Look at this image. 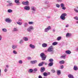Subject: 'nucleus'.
<instances>
[{
  "label": "nucleus",
  "instance_id": "42",
  "mask_svg": "<svg viewBox=\"0 0 78 78\" xmlns=\"http://www.w3.org/2000/svg\"><path fill=\"white\" fill-rule=\"evenodd\" d=\"M28 3H29V2L28 1L25 2V5H28Z\"/></svg>",
  "mask_w": 78,
  "mask_h": 78
},
{
  "label": "nucleus",
  "instance_id": "29",
  "mask_svg": "<svg viewBox=\"0 0 78 78\" xmlns=\"http://www.w3.org/2000/svg\"><path fill=\"white\" fill-rule=\"evenodd\" d=\"M13 54H15V55H17V52L15 50L13 51Z\"/></svg>",
  "mask_w": 78,
  "mask_h": 78
},
{
  "label": "nucleus",
  "instance_id": "61",
  "mask_svg": "<svg viewBox=\"0 0 78 78\" xmlns=\"http://www.w3.org/2000/svg\"><path fill=\"white\" fill-rule=\"evenodd\" d=\"M53 32H55V30L53 29Z\"/></svg>",
  "mask_w": 78,
  "mask_h": 78
},
{
  "label": "nucleus",
  "instance_id": "8",
  "mask_svg": "<svg viewBox=\"0 0 78 78\" xmlns=\"http://www.w3.org/2000/svg\"><path fill=\"white\" fill-rule=\"evenodd\" d=\"M5 21L7 22V23H11V22H12V20L9 19V18H6L5 20Z\"/></svg>",
  "mask_w": 78,
  "mask_h": 78
},
{
  "label": "nucleus",
  "instance_id": "31",
  "mask_svg": "<svg viewBox=\"0 0 78 78\" xmlns=\"http://www.w3.org/2000/svg\"><path fill=\"white\" fill-rule=\"evenodd\" d=\"M2 30L3 32H6L7 31V30L5 28L2 29Z\"/></svg>",
  "mask_w": 78,
  "mask_h": 78
},
{
  "label": "nucleus",
  "instance_id": "12",
  "mask_svg": "<svg viewBox=\"0 0 78 78\" xmlns=\"http://www.w3.org/2000/svg\"><path fill=\"white\" fill-rule=\"evenodd\" d=\"M22 20V19H19L18 20V22H17L16 23L18 25H22V23H20V22H21Z\"/></svg>",
  "mask_w": 78,
  "mask_h": 78
},
{
  "label": "nucleus",
  "instance_id": "26",
  "mask_svg": "<svg viewBox=\"0 0 78 78\" xmlns=\"http://www.w3.org/2000/svg\"><path fill=\"white\" fill-rule=\"evenodd\" d=\"M23 39L25 41H28V38L27 37H24Z\"/></svg>",
  "mask_w": 78,
  "mask_h": 78
},
{
  "label": "nucleus",
  "instance_id": "55",
  "mask_svg": "<svg viewBox=\"0 0 78 78\" xmlns=\"http://www.w3.org/2000/svg\"><path fill=\"white\" fill-rule=\"evenodd\" d=\"M38 78H42V76H38Z\"/></svg>",
  "mask_w": 78,
  "mask_h": 78
},
{
  "label": "nucleus",
  "instance_id": "18",
  "mask_svg": "<svg viewBox=\"0 0 78 78\" xmlns=\"http://www.w3.org/2000/svg\"><path fill=\"white\" fill-rule=\"evenodd\" d=\"M65 53H66V54H67V55H70V54L71 53V51H70V50H68L66 51H65Z\"/></svg>",
  "mask_w": 78,
  "mask_h": 78
},
{
  "label": "nucleus",
  "instance_id": "43",
  "mask_svg": "<svg viewBox=\"0 0 78 78\" xmlns=\"http://www.w3.org/2000/svg\"><path fill=\"white\" fill-rule=\"evenodd\" d=\"M56 7L57 8H59L60 7V5L58 4H56Z\"/></svg>",
  "mask_w": 78,
  "mask_h": 78
},
{
  "label": "nucleus",
  "instance_id": "27",
  "mask_svg": "<svg viewBox=\"0 0 78 78\" xmlns=\"http://www.w3.org/2000/svg\"><path fill=\"white\" fill-rule=\"evenodd\" d=\"M7 12L9 13H11V12H12V10H11V9H8Z\"/></svg>",
  "mask_w": 78,
  "mask_h": 78
},
{
  "label": "nucleus",
  "instance_id": "50",
  "mask_svg": "<svg viewBox=\"0 0 78 78\" xmlns=\"http://www.w3.org/2000/svg\"><path fill=\"white\" fill-rule=\"evenodd\" d=\"M64 68V66L63 65H62L61 66V69H62Z\"/></svg>",
  "mask_w": 78,
  "mask_h": 78
},
{
  "label": "nucleus",
  "instance_id": "46",
  "mask_svg": "<svg viewBox=\"0 0 78 78\" xmlns=\"http://www.w3.org/2000/svg\"><path fill=\"white\" fill-rule=\"evenodd\" d=\"M74 11L78 13V10L76 9H74Z\"/></svg>",
  "mask_w": 78,
  "mask_h": 78
},
{
  "label": "nucleus",
  "instance_id": "13",
  "mask_svg": "<svg viewBox=\"0 0 78 78\" xmlns=\"http://www.w3.org/2000/svg\"><path fill=\"white\" fill-rule=\"evenodd\" d=\"M30 48L32 49H34V48H36V46L34 45H33L32 44H30Z\"/></svg>",
  "mask_w": 78,
  "mask_h": 78
},
{
  "label": "nucleus",
  "instance_id": "9",
  "mask_svg": "<svg viewBox=\"0 0 78 78\" xmlns=\"http://www.w3.org/2000/svg\"><path fill=\"white\" fill-rule=\"evenodd\" d=\"M72 36V34L68 33L66 34V37H70Z\"/></svg>",
  "mask_w": 78,
  "mask_h": 78
},
{
  "label": "nucleus",
  "instance_id": "58",
  "mask_svg": "<svg viewBox=\"0 0 78 78\" xmlns=\"http://www.w3.org/2000/svg\"><path fill=\"white\" fill-rule=\"evenodd\" d=\"M44 64L45 65H47V63H46V62H44Z\"/></svg>",
  "mask_w": 78,
  "mask_h": 78
},
{
  "label": "nucleus",
  "instance_id": "7",
  "mask_svg": "<svg viewBox=\"0 0 78 78\" xmlns=\"http://www.w3.org/2000/svg\"><path fill=\"white\" fill-rule=\"evenodd\" d=\"M50 30H51V27L49 26L44 29V32H48Z\"/></svg>",
  "mask_w": 78,
  "mask_h": 78
},
{
  "label": "nucleus",
  "instance_id": "56",
  "mask_svg": "<svg viewBox=\"0 0 78 78\" xmlns=\"http://www.w3.org/2000/svg\"><path fill=\"white\" fill-rule=\"evenodd\" d=\"M50 17H51L50 16L47 17L48 19H50Z\"/></svg>",
  "mask_w": 78,
  "mask_h": 78
},
{
  "label": "nucleus",
  "instance_id": "52",
  "mask_svg": "<svg viewBox=\"0 0 78 78\" xmlns=\"http://www.w3.org/2000/svg\"><path fill=\"white\" fill-rule=\"evenodd\" d=\"M4 71L5 72H6L7 71H8V69L6 68H5V69Z\"/></svg>",
  "mask_w": 78,
  "mask_h": 78
},
{
  "label": "nucleus",
  "instance_id": "20",
  "mask_svg": "<svg viewBox=\"0 0 78 78\" xmlns=\"http://www.w3.org/2000/svg\"><path fill=\"white\" fill-rule=\"evenodd\" d=\"M53 62H50L49 63L48 65V66H50V67H51V66H53Z\"/></svg>",
  "mask_w": 78,
  "mask_h": 78
},
{
  "label": "nucleus",
  "instance_id": "44",
  "mask_svg": "<svg viewBox=\"0 0 78 78\" xmlns=\"http://www.w3.org/2000/svg\"><path fill=\"white\" fill-rule=\"evenodd\" d=\"M55 69H52L51 70V72H52V73H55Z\"/></svg>",
  "mask_w": 78,
  "mask_h": 78
},
{
  "label": "nucleus",
  "instance_id": "17",
  "mask_svg": "<svg viewBox=\"0 0 78 78\" xmlns=\"http://www.w3.org/2000/svg\"><path fill=\"white\" fill-rule=\"evenodd\" d=\"M42 47L44 48L47 47V44L46 43H43L42 44Z\"/></svg>",
  "mask_w": 78,
  "mask_h": 78
},
{
  "label": "nucleus",
  "instance_id": "21",
  "mask_svg": "<svg viewBox=\"0 0 78 78\" xmlns=\"http://www.w3.org/2000/svg\"><path fill=\"white\" fill-rule=\"evenodd\" d=\"M15 3H18L17 4L18 5H19L20 4V2H19V0H15Z\"/></svg>",
  "mask_w": 78,
  "mask_h": 78
},
{
  "label": "nucleus",
  "instance_id": "41",
  "mask_svg": "<svg viewBox=\"0 0 78 78\" xmlns=\"http://www.w3.org/2000/svg\"><path fill=\"white\" fill-rule=\"evenodd\" d=\"M37 68H35V69H34V70H33V71H35V72H37Z\"/></svg>",
  "mask_w": 78,
  "mask_h": 78
},
{
  "label": "nucleus",
  "instance_id": "5",
  "mask_svg": "<svg viewBox=\"0 0 78 78\" xmlns=\"http://www.w3.org/2000/svg\"><path fill=\"white\" fill-rule=\"evenodd\" d=\"M34 30L33 27L30 26L27 29V30L28 32H31L32 30Z\"/></svg>",
  "mask_w": 78,
  "mask_h": 78
},
{
  "label": "nucleus",
  "instance_id": "25",
  "mask_svg": "<svg viewBox=\"0 0 78 78\" xmlns=\"http://www.w3.org/2000/svg\"><path fill=\"white\" fill-rule=\"evenodd\" d=\"M19 43L20 44H23V40L21 39Z\"/></svg>",
  "mask_w": 78,
  "mask_h": 78
},
{
  "label": "nucleus",
  "instance_id": "45",
  "mask_svg": "<svg viewBox=\"0 0 78 78\" xmlns=\"http://www.w3.org/2000/svg\"><path fill=\"white\" fill-rule=\"evenodd\" d=\"M50 7V5H48L47 6H46L45 8V9H48V8H49Z\"/></svg>",
  "mask_w": 78,
  "mask_h": 78
},
{
  "label": "nucleus",
  "instance_id": "39",
  "mask_svg": "<svg viewBox=\"0 0 78 78\" xmlns=\"http://www.w3.org/2000/svg\"><path fill=\"white\" fill-rule=\"evenodd\" d=\"M28 25V23H25L24 24V27H27V26Z\"/></svg>",
  "mask_w": 78,
  "mask_h": 78
},
{
  "label": "nucleus",
  "instance_id": "30",
  "mask_svg": "<svg viewBox=\"0 0 78 78\" xmlns=\"http://www.w3.org/2000/svg\"><path fill=\"white\" fill-rule=\"evenodd\" d=\"M61 39V37H58L57 38V41H60Z\"/></svg>",
  "mask_w": 78,
  "mask_h": 78
},
{
  "label": "nucleus",
  "instance_id": "4",
  "mask_svg": "<svg viewBox=\"0 0 78 78\" xmlns=\"http://www.w3.org/2000/svg\"><path fill=\"white\" fill-rule=\"evenodd\" d=\"M47 51L48 52H53V46H50L48 49Z\"/></svg>",
  "mask_w": 78,
  "mask_h": 78
},
{
  "label": "nucleus",
  "instance_id": "24",
  "mask_svg": "<svg viewBox=\"0 0 78 78\" xmlns=\"http://www.w3.org/2000/svg\"><path fill=\"white\" fill-rule=\"evenodd\" d=\"M59 62L60 64H64V63H65V61H64V60L61 61Z\"/></svg>",
  "mask_w": 78,
  "mask_h": 78
},
{
  "label": "nucleus",
  "instance_id": "36",
  "mask_svg": "<svg viewBox=\"0 0 78 78\" xmlns=\"http://www.w3.org/2000/svg\"><path fill=\"white\" fill-rule=\"evenodd\" d=\"M33 72V70L32 69H30L29 71V73H32Z\"/></svg>",
  "mask_w": 78,
  "mask_h": 78
},
{
  "label": "nucleus",
  "instance_id": "53",
  "mask_svg": "<svg viewBox=\"0 0 78 78\" xmlns=\"http://www.w3.org/2000/svg\"><path fill=\"white\" fill-rule=\"evenodd\" d=\"M58 2H62V0H57Z\"/></svg>",
  "mask_w": 78,
  "mask_h": 78
},
{
  "label": "nucleus",
  "instance_id": "37",
  "mask_svg": "<svg viewBox=\"0 0 78 78\" xmlns=\"http://www.w3.org/2000/svg\"><path fill=\"white\" fill-rule=\"evenodd\" d=\"M64 4V3H62L60 5V6L61 8H62V7H64L65 6Z\"/></svg>",
  "mask_w": 78,
  "mask_h": 78
},
{
  "label": "nucleus",
  "instance_id": "48",
  "mask_svg": "<svg viewBox=\"0 0 78 78\" xmlns=\"http://www.w3.org/2000/svg\"><path fill=\"white\" fill-rule=\"evenodd\" d=\"M74 19L76 20H78V17L77 16L75 17Z\"/></svg>",
  "mask_w": 78,
  "mask_h": 78
},
{
  "label": "nucleus",
  "instance_id": "40",
  "mask_svg": "<svg viewBox=\"0 0 78 78\" xmlns=\"http://www.w3.org/2000/svg\"><path fill=\"white\" fill-rule=\"evenodd\" d=\"M60 58H63V59H66V56L62 55L60 57Z\"/></svg>",
  "mask_w": 78,
  "mask_h": 78
},
{
  "label": "nucleus",
  "instance_id": "47",
  "mask_svg": "<svg viewBox=\"0 0 78 78\" xmlns=\"http://www.w3.org/2000/svg\"><path fill=\"white\" fill-rule=\"evenodd\" d=\"M28 60H31V57H28L27 58Z\"/></svg>",
  "mask_w": 78,
  "mask_h": 78
},
{
  "label": "nucleus",
  "instance_id": "14",
  "mask_svg": "<svg viewBox=\"0 0 78 78\" xmlns=\"http://www.w3.org/2000/svg\"><path fill=\"white\" fill-rule=\"evenodd\" d=\"M17 48V45H13L12 46V48L13 50H15L16 48Z\"/></svg>",
  "mask_w": 78,
  "mask_h": 78
},
{
  "label": "nucleus",
  "instance_id": "22",
  "mask_svg": "<svg viewBox=\"0 0 78 78\" xmlns=\"http://www.w3.org/2000/svg\"><path fill=\"white\" fill-rule=\"evenodd\" d=\"M68 76L69 78H74L73 76L71 74H69L68 75Z\"/></svg>",
  "mask_w": 78,
  "mask_h": 78
},
{
  "label": "nucleus",
  "instance_id": "35",
  "mask_svg": "<svg viewBox=\"0 0 78 78\" xmlns=\"http://www.w3.org/2000/svg\"><path fill=\"white\" fill-rule=\"evenodd\" d=\"M57 74L58 75H60V74H61V71L60 70L58 71L57 72Z\"/></svg>",
  "mask_w": 78,
  "mask_h": 78
},
{
  "label": "nucleus",
  "instance_id": "54",
  "mask_svg": "<svg viewBox=\"0 0 78 78\" xmlns=\"http://www.w3.org/2000/svg\"><path fill=\"white\" fill-rule=\"evenodd\" d=\"M69 24H67L66 26V28H67V27H69Z\"/></svg>",
  "mask_w": 78,
  "mask_h": 78
},
{
  "label": "nucleus",
  "instance_id": "63",
  "mask_svg": "<svg viewBox=\"0 0 78 78\" xmlns=\"http://www.w3.org/2000/svg\"><path fill=\"white\" fill-rule=\"evenodd\" d=\"M76 23H78V21L76 22Z\"/></svg>",
  "mask_w": 78,
  "mask_h": 78
},
{
  "label": "nucleus",
  "instance_id": "11",
  "mask_svg": "<svg viewBox=\"0 0 78 78\" xmlns=\"http://www.w3.org/2000/svg\"><path fill=\"white\" fill-rule=\"evenodd\" d=\"M45 68H44V67H43L41 68L40 69V72L41 73H43L44 71H45Z\"/></svg>",
  "mask_w": 78,
  "mask_h": 78
},
{
  "label": "nucleus",
  "instance_id": "1",
  "mask_svg": "<svg viewBox=\"0 0 78 78\" xmlns=\"http://www.w3.org/2000/svg\"><path fill=\"white\" fill-rule=\"evenodd\" d=\"M67 16L66 13H64L62 14L61 16L60 17L61 19L62 20H64L66 19V16Z\"/></svg>",
  "mask_w": 78,
  "mask_h": 78
},
{
  "label": "nucleus",
  "instance_id": "15",
  "mask_svg": "<svg viewBox=\"0 0 78 78\" xmlns=\"http://www.w3.org/2000/svg\"><path fill=\"white\" fill-rule=\"evenodd\" d=\"M37 60H34L33 61H30V63L32 64H35L37 63Z\"/></svg>",
  "mask_w": 78,
  "mask_h": 78
},
{
  "label": "nucleus",
  "instance_id": "34",
  "mask_svg": "<svg viewBox=\"0 0 78 78\" xmlns=\"http://www.w3.org/2000/svg\"><path fill=\"white\" fill-rule=\"evenodd\" d=\"M29 24H30V25H32L34 23V22L33 21L30 22L29 21L28 22Z\"/></svg>",
  "mask_w": 78,
  "mask_h": 78
},
{
  "label": "nucleus",
  "instance_id": "33",
  "mask_svg": "<svg viewBox=\"0 0 78 78\" xmlns=\"http://www.w3.org/2000/svg\"><path fill=\"white\" fill-rule=\"evenodd\" d=\"M13 31H18V29L17 28H14L13 29Z\"/></svg>",
  "mask_w": 78,
  "mask_h": 78
},
{
  "label": "nucleus",
  "instance_id": "23",
  "mask_svg": "<svg viewBox=\"0 0 78 78\" xmlns=\"http://www.w3.org/2000/svg\"><path fill=\"white\" fill-rule=\"evenodd\" d=\"M58 44V42H54L52 43V45L54 46L56 45H57Z\"/></svg>",
  "mask_w": 78,
  "mask_h": 78
},
{
  "label": "nucleus",
  "instance_id": "3",
  "mask_svg": "<svg viewBox=\"0 0 78 78\" xmlns=\"http://www.w3.org/2000/svg\"><path fill=\"white\" fill-rule=\"evenodd\" d=\"M7 2L9 3V4L7 5V6L9 7H12V6H13V3L11 2V1H8Z\"/></svg>",
  "mask_w": 78,
  "mask_h": 78
},
{
  "label": "nucleus",
  "instance_id": "32",
  "mask_svg": "<svg viewBox=\"0 0 78 78\" xmlns=\"http://www.w3.org/2000/svg\"><path fill=\"white\" fill-rule=\"evenodd\" d=\"M18 62L19 64H22L23 63V62L22 61V60H20Z\"/></svg>",
  "mask_w": 78,
  "mask_h": 78
},
{
  "label": "nucleus",
  "instance_id": "49",
  "mask_svg": "<svg viewBox=\"0 0 78 78\" xmlns=\"http://www.w3.org/2000/svg\"><path fill=\"white\" fill-rule=\"evenodd\" d=\"M62 9H63L64 10H65L66 9V7H64V6L62 7Z\"/></svg>",
  "mask_w": 78,
  "mask_h": 78
},
{
  "label": "nucleus",
  "instance_id": "19",
  "mask_svg": "<svg viewBox=\"0 0 78 78\" xmlns=\"http://www.w3.org/2000/svg\"><path fill=\"white\" fill-rule=\"evenodd\" d=\"M73 69H74V70H75V71H77V70H78V67H77L75 66H74Z\"/></svg>",
  "mask_w": 78,
  "mask_h": 78
},
{
  "label": "nucleus",
  "instance_id": "60",
  "mask_svg": "<svg viewBox=\"0 0 78 78\" xmlns=\"http://www.w3.org/2000/svg\"><path fill=\"white\" fill-rule=\"evenodd\" d=\"M0 76H1V69H0Z\"/></svg>",
  "mask_w": 78,
  "mask_h": 78
},
{
  "label": "nucleus",
  "instance_id": "2",
  "mask_svg": "<svg viewBox=\"0 0 78 78\" xmlns=\"http://www.w3.org/2000/svg\"><path fill=\"white\" fill-rule=\"evenodd\" d=\"M40 56L42 58V60L43 61L45 60L47 56H45V54L43 53H42L40 54Z\"/></svg>",
  "mask_w": 78,
  "mask_h": 78
},
{
  "label": "nucleus",
  "instance_id": "64",
  "mask_svg": "<svg viewBox=\"0 0 78 78\" xmlns=\"http://www.w3.org/2000/svg\"><path fill=\"white\" fill-rule=\"evenodd\" d=\"M76 50H77V51H78V48H77L76 49Z\"/></svg>",
  "mask_w": 78,
  "mask_h": 78
},
{
  "label": "nucleus",
  "instance_id": "38",
  "mask_svg": "<svg viewBox=\"0 0 78 78\" xmlns=\"http://www.w3.org/2000/svg\"><path fill=\"white\" fill-rule=\"evenodd\" d=\"M49 62H53V59L52 58H51L49 59Z\"/></svg>",
  "mask_w": 78,
  "mask_h": 78
},
{
  "label": "nucleus",
  "instance_id": "51",
  "mask_svg": "<svg viewBox=\"0 0 78 78\" xmlns=\"http://www.w3.org/2000/svg\"><path fill=\"white\" fill-rule=\"evenodd\" d=\"M22 4L24 5H25V2H22Z\"/></svg>",
  "mask_w": 78,
  "mask_h": 78
},
{
  "label": "nucleus",
  "instance_id": "62",
  "mask_svg": "<svg viewBox=\"0 0 78 78\" xmlns=\"http://www.w3.org/2000/svg\"><path fill=\"white\" fill-rule=\"evenodd\" d=\"M54 11H55V12H56L57 11L56 10H55Z\"/></svg>",
  "mask_w": 78,
  "mask_h": 78
},
{
  "label": "nucleus",
  "instance_id": "28",
  "mask_svg": "<svg viewBox=\"0 0 78 78\" xmlns=\"http://www.w3.org/2000/svg\"><path fill=\"white\" fill-rule=\"evenodd\" d=\"M43 75L44 76H47L48 75V73L46 72H44L43 73Z\"/></svg>",
  "mask_w": 78,
  "mask_h": 78
},
{
  "label": "nucleus",
  "instance_id": "57",
  "mask_svg": "<svg viewBox=\"0 0 78 78\" xmlns=\"http://www.w3.org/2000/svg\"><path fill=\"white\" fill-rule=\"evenodd\" d=\"M6 68H8V67H9V66L8 65H6Z\"/></svg>",
  "mask_w": 78,
  "mask_h": 78
},
{
  "label": "nucleus",
  "instance_id": "10",
  "mask_svg": "<svg viewBox=\"0 0 78 78\" xmlns=\"http://www.w3.org/2000/svg\"><path fill=\"white\" fill-rule=\"evenodd\" d=\"M24 9L27 11H29L30 9V7L29 6H27L24 7Z\"/></svg>",
  "mask_w": 78,
  "mask_h": 78
},
{
  "label": "nucleus",
  "instance_id": "59",
  "mask_svg": "<svg viewBox=\"0 0 78 78\" xmlns=\"http://www.w3.org/2000/svg\"><path fill=\"white\" fill-rule=\"evenodd\" d=\"M48 75H50V72H48Z\"/></svg>",
  "mask_w": 78,
  "mask_h": 78
},
{
  "label": "nucleus",
  "instance_id": "6",
  "mask_svg": "<svg viewBox=\"0 0 78 78\" xmlns=\"http://www.w3.org/2000/svg\"><path fill=\"white\" fill-rule=\"evenodd\" d=\"M31 9L32 10V13H34V12L36 11V9L34 6H32L31 7Z\"/></svg>",
  "mask_w": 78,
  "mask_h": 78
},
{
  "label": "nucleus",
  "instance_id": "16",
  "mask_svg": "<svg viewBox=\"0 0 78 78\" xmlns=\"http://www.w3.org/2000/svg\"><path fill=\"white\" fill-rule=\"evenodd\" d=\"M44 62H41V63H40L38 64V66H39V67H41L44 65Z\"/></svg>",
  "mask_w": 78,
  "mask_h": 78
}]
</instances>
